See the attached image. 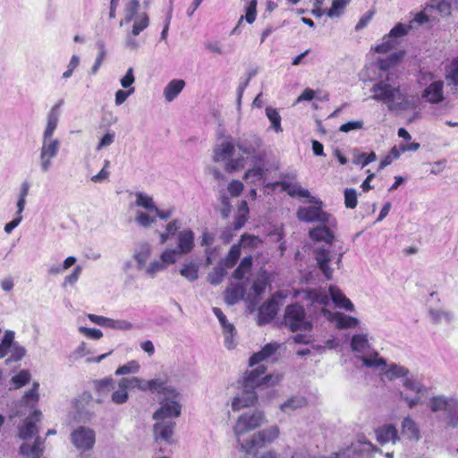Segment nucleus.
<instances>
[{
    "label": "nucleus",
    "mask_w": 458,
    "mask_h": 458,
    "mask_svg": "<svg viewBox=\"0 0 458 458\" xmlns=\"http://www.w3.org/2000/svg\"><path fill=\"white\" fill-rule=\"evenodd\" d=\"M370 91V98L385 103L390 111L406 108L405 94L401 91L399 85L390 83L389 77L376 82Z\"/></svg>",
    "instance_id": "1"
},
{
    "label": "nucleus",
    "mask_w": 458,
    "mask_h": 458,
    "mask_svg": "<svg viewBox=\"0 0 458 458\" xmlns=\"http://www.w3.org/2000/svg\"><path fill=\"white\" fill-rule=\"evenodd\" d=\"M309 202L314 205L300 207L297 210L296 216L300 221L306 223L318 222L336 227V219L331 214L322 209L323 202L320 199L311 197Z\"/></svg>",
    "instance_id": "2"
},
{
    "label": "nucleus",
    "mask_w": 458,
    "mask_h": 458,
    "mask_svg": "<svg viewBox=\"0 0 458 458\" xmlns=\"http://www.w3.org/2000/svg\"><path fill=\"white\" fill-rule=\"evenodd\" d=\"M279 436V428L276 425L262 429L252 435L244 443H241L240 451L247 456L255 457L258 451L274 442Z\"/></svg>",
    "instance_id": "3"
},
{
    "label": "nucleus",
    "mask_w": 458,
    "mask_h": 458,
    "mask_svg": "<svg viewBox=\"0 0 458 458\" xmlns=\"http://www.w3.org/2000/svg\"><path fill=\"white\" fill-rule=\"evenodd\" d=\"M284 323L292 332L310 331L312 328V324L306 318L304 308L298 303L285 308Z\"/></svg>",
    "instance_id": "4"
},
{
    "label": "nucleus",
    "mask_w": 458,
    "mask_h": 458,
    "mask_svg": "<svg viewBox=\"0 0 458 458\" xmlns=\"http://www.w3.org/2000/svg\"><path fill=\"white\" fill-rule=\"evenodd\" d=\"M264 421L265 415L260 411H249L242 414L233 427V433L237 438L239 446H241V443L245 442L244 439H242V436L259 428Z\"/></svg>",
    "instance_id": "5"
},
{
    "label": "nucleus",
    "mask_w": 458,
    "mask_h": 458,
    "mask_svg": "<svg viewBox=\"0 0 458 458\" xmlns=\"http://www.w3.org/2000/svg\"><path fill=\"white\" fill-rule=\"evenodd\" d=\"M430 410L434 412L445 411L447 412V424L452 428L458 426V402L454 399H448L445 396H434L430 400Z\"/></svg>",
    "instance_id": "6"
},
{
    "label": "nucleus",
    "mask_w": 458,
    "mask_h": 458,
    "mask_svg": "<svg viewBox=\"0 0 458 458\" xmlns=\"http://www.w3.org/2000/svg\"><path fill=\"white\" fill-rule=\"evenodd\" d=\"M61 142L58 139L53 137H42V146L40 148L39 163L40 170L47 173L53 164V159L56 157Z\"/></svg>",
    "instance_id": "7"
},
{
    "label": "nucleus",
    "mask_w": 458,
    "mask_h": 458,
    "mask_svg": "<svg viewBox=\"0 0 458 458\" xmlns=\"http://www.w3.org/2000/svg\"><path fill=\"white\" fill-rule=\"evenodd\" d=\"M266 367L264 365L258 366L248 373L244 378L243 386L249 389H254L263 385L275 386L280 382L282 377L280 375H266Z\"/></svg>",
    "instance_id": "8"
},
{
    "label": "nucleus",
    "mask_w": 458,
    "mask_h": 458,
    "mask_svg": "<svg viewBox=\"0 0 458 458\" xmlns=\"http://www.w3.org/2000/svg\"><path fill=\"white\" fill-rule=\"evenodd\" d=\"M412 29L411 24L398 23L383 38V42L375 47L377 53L385 54L395 48L399 44V38L408 34Z\"/></svg>",
    "instance_id": "9"
},
{
    "label": "nucleus",
    "mask_w": 458,
    "mask_h": 458,
    "mask_svg": "<svg viewBox=\"0 0 458 458\" xmlns=\"http://www.w3.org/2000/svg\"><path fill=\"white\" fill-rule=\"evenodd\" d=\"M182 405L178 397L164 396L160 402V407L153 414L154 420H171L181 415Z\"/></svg>",
    "instance_id": "10"
},
{
    "label": "nucleus",
    "mask_w": 458,
    "mask_h": 458,
    "mask_svg": "<svg viewBox=\"0 0 458 458\" xmlns=\"http://www.w3.org/2000/svg\"><path fill=\"white\" fill-rule=\"evenodd\" d=\"M236 146L238 148L248 156H253V162L259 163L263 161L264 155L258 153L262 146V140L255 134H250L240 139Z\"/></svg>",
    "instance_id": "11"
},
{
    "label": "nucleus",
    "mask_w": 458,
    "mask_h": 458,
    "mask_svg": "<svg viewBox=\"0 0 458 458\" xmlns=\"http://www.w3.org/2000/svg\"><path fill=\"white\" fill-rule=\"evenodd\" d=\"M71 440L78 450H90L95 444V432L91 428L81 426L71 434Z\"/></svg>",
    "instance_id": "12"
},
{
    "label": "nucleus",
    "mask_w": 458,
    "mask_h": 458,
    "mask_svg": "<svg viewBox=\"0 0 458 458\" xmlns=\"http://www.w3.org/2000/svg\"><path fill=\"white\" fill-rule=\"evenodd\" d=\"M149 25V18L146 13H141L137 15L131 33L126 37L124 45L130 50H137L139 48V42L135 38L141 31L148 28Z\"/></svg>",
    "instance_id": "13"
},
{
    "label": "nucleus",
    "mask_w": 458,
    "mask_h": 458,
    "mask_svg": "<svg viewBox=\"0 0 458 458\" xmlns=\"http://www.w3.org/2000/svg\"><path fill=\"white\" fill-rule=\"evenodd\" d=\"M153 430L156 440H163L168 444L172 443V437L175 428V422L171 420H156Z\"/></svg>",
    "instance_id": "14"
},
{
    "label": "nucleus",
    "mask_w": 458,
    "mask_h": 458,
    "mask_svg": "<svg viewBox=\"0 0 458 458\" xmlns=\"http://www.w3.org/2000/svg\"><path fill=\"white\" fill-rule=\"evenodd\" d=\"M148 391L157 393L160 395L170 397H178L179 393L176 389L167 384L166 377H156L151 380H148Z\"/></svg>",
    "instance_id": "15"
},
{
    "label": "nucleus",
    "mask_w": 458,
    "mask_h": 458,
    "mask_svg": "<svg viewBox=\"0 0 458 458\" xmlns=\"http://www.w3.org/2000/svg\"><path fill=\"white\" fill-rule=\"evenodd\" d=\"M318 267L327 280L333 277V268L328 265L332 259L331 251L324 247L317 248L313 251Z\"/></svg>",
    "instance_id": "16"
},
{
    "label": "nucleus",
    "mask_w": 458,
    "mask_h": 458,
    "mask_svg": "<svg viewBox=\"0 0 458 458\" xmlns=\"http://www.w3.org/2000/svg\"><path fill=\"white\" fill-rule=\"evenodd\" d=\"M213 312L219 320L220 325L223 328V333L225 335V344L226 348L229 350L234 348L235 343L233 339V335L235 334L234 326L226 319L225 315L219 308H213Z\"/></svg>",
    "instance_id": "17"
},
{
    "label": "nucleus",
    "mask_w": 458,
    "mask_h": 458,
    "mask_svg": "<svg viewBox=\"0 0 458 458\" xmlns=\"http://www.w3.org/2000/svg\"><path fill=\"white\" fill-rule=\"evenodd\" d=\"M322 312L329 320L335 322L339 329L356 327L360 323L358 318L341 312L332 313L326 309H322Z\"/></svg>",
    "instance_id": "18"
},
{
    "label": "nucleus",
    "mask_w": 458,
    "mask_h": 458,
    "mask_svg": "<svg viewBox=\"0 0 458 458\" xmlns=\"http://www.w3.org/2000/svg\"><path fill=\"white\" fill-rule=\"evenodd\" d=\"M41 412L35 411L30 416H29L19 428V437L23 439H29L38 434V428L36 422L40 420Z\"/></svg>",
    "instance_id": "19"
},
{
    "label": "nucleus",
    "mask_w": 458,
    "mask_h": 458,
    "mask_svg": "<svg viewBox=\"0 0 458 458\" xmlns=\"http://www.w3.org/2000/svg\"><path fill=\"white\" fill-rule=\"evenodd\" d=\"M278 304L274 299L263 303L259 309L257 323L259 326L268 324L277 314Z\"/></svg>",
    "instance_id": "20"
},
{
    "label": "nucleus",
    "mask_w": 458,
    "mask_h": 458,
    "mask_svg": "<svg viewBox=\"0 0 458 458\" xmlns=\"http://www.w3.org/2000/svg\"><path fill=\"white\" fill-rule=\"evenodd\" d=\"M257 398L258 396L255 391L243 386L241 394H238L233 398L232 402V409L236 411L242 408L251 406L256 403Z\"/></svg>",
    "instance_id": "21"
},
{
    "label": "nucleus",
    "mask_w": 458,
    "mask_h": 458,
    "mask_svg": "<svg viewBox=\"0 0 458 458\" xmlns=\"http://www.w3.org/2000/svg\"><path fill=\"white\" fill-rule=\"evenodd\" d=\"M377 440L381 445L395 444L399 440L398 431L392 424L383 425L376 429Z\"/></svg>",
    "instance_id": "22"
},
{
    "label": "nucleus",
    "mask_w": 458,
    "mask_h": 458,
    "mask_svg": "<svg viewBox=\"0 0 458 458\" xmlns=\"http://www.w3.org/2000/svg\"><path fill=\"white\" fill-rule=\"evenodd\" d=\"M64 100L60 99L57 103H55L47 113V125L43 132V136L46 137H53L54 132L57 127L59 116H60V107L63 106Z\"/></svg>",
    "instance_id": "23"
},
{
    "label": "nucleus",
    "mask_w": 458,
    "mask_h": 458,
    "mask_svg": "<svg viewBox=\"0 0 458 458\" xmlns=\"http://www.w3.org/2000/svg\"><path fill=\"white\" fill-rule=\"evenodd\" d=\"M443 88V81H433L424 89L422 98L429 103L438 104L444 100Z\"/></svg>",
    "instance_id": "24"
},
{
    "label": "nucleus",
    "mask_w": 458,
    "mask_h": 458,
    "mask_svg": "<svg viewBox=\"0 0 458 458\" xmlns=\"http://www.w3.org/2000/svg\"><path fill=\"white\" fill-rule=\"evenodd\" d=\"M195 246L194 233L191 229H184L178 233V244L175 248L180 255L190 253Z\"/></svg>",
    "instance_id": "25"
},
{
    "label": "nucleus",
    "mask_w": 458,
    "mask_h": 458,
    "mask_svg": "<svg viewBox=\"0 0 458 458\" xmlns=\"http://www.w3.org/2000/svg\"><path fill=\"white\" fill-rule=\"evenodd\" d=\"M328 293L332 301L336 307L347 311L354 310L353 303L344 294V293L338 287L335 285H330L328 288Z\"/></svg>",
    "instance_id": "26"
},
{
    "label": "nucleus",
    "mask_w": 458,
    "mask_h": 458,
    "mask_svg": "<svg viewBox=\"0 0 458 458\" xmlns=\"http://www.w3.org/2000/svg\"><path fill=\"white\" fill-rule=\"evenodd\" d=\"M334 227L323 224L321 226H317L309 232V236L315 242H325L331 244L335 235L332 231Z\"/></svg>",
    "instance_id": "27"
},
{
    "label": "nucleus",
    "mask_w": 458,
    "mask_h": 458,
    "mask_svg": "<svg viewBox=\"0 0 458 458\" xmlns=\"http://www.w3.org/2000/svg\"><path fill=\"white\" fill-rule=\"evenodd\" d=\"M234 152V144L232 140H225L214 149L213 159L216 162L229 160Z\"/></svg>",
    "instance_id": "28"
},
{
    "label": "nucleus",
    "mask_w": 458,
    "mask_h": 458,
    "mask_svg": "<svg viewBox=\"0 0 458 458\" xmlns=\"http://www.w3.org/2000/svg\"><path fill=\"white\" fill-rule=\"evenodd\" d=\"M44 451L43 441L37 437L32 445L23 443L20 447V454L30 458H40Z\"/></svg>",
    "instance_id": "29"
},
{
    "label": "nucleus",
    "mask_w": 458,
    "mask_h": 458,
    "mask_svg": "<svg viewBox=\"0 0 458 458\" xmlns=\"http://www.w3.org/2000/svg\"><path fill=\"white\" fill-rule=\"evenodd\" d=\"M152 252V247L149 243L144 242H140L135 249L133 258L137 261L138 269H142L146 267L147 261Z\"/></svg>",
    "instance_id": "30"
},
{
    "label": "nucleus",
    "mask_w": 458,
    "mask_h": 458,
    "mask_svg": "<svg viewBox=\"0 0 458 458\" xmlns=\"http://www.w3.org/2000/svg\"><path fill=\"white\" fill-rule=\"evenodd\" d=\"M445 81L450 90L454 94L458 93V56L447 66Z\"/></svg>",
    "instance_id": "31"
},
{
    "label": "nucleus",
    "mask_w": 458,
    "mask_h": 458,
    "mask_svg": "<svg viewBox=\"0 0 458 458\" xmlns=\"http://www.w3.org/2000/svg\"><path fill=\"white\" fill-rule=\"evenodd\" d=\"M185 87V81L181 79H174L165 87L163 94L167 102H172L177 98Z\"/></svg>",
    "instance_id": "32"
},
{
    "label": "nucleus",
    "mask_w": 458,
    "mask_h": 458,
    "mask_svg": "<svg viewBox=\"0 0 458 458\" xmlns=\"http://www.w3.org/2000/svg\"><path fill=\"white\" fill-rule=\"evenodd\" d=\"M299 294H301V293L298 292L294 296L296 297ZM301 294H303V299L310 301L311 303H318L323 306H327L329 303L328 296L325 293L316 289L303 290Z\"/></svg>",
    "instance_id": "33"
},
{
    "label": "nucleus",
    "mask_w": 458,
    "mask_h": 458,
    "mask_svg": "<svg viewBox=\"0 0 458 458\" xmlns=\"http://www.w3.org/2000/svg\"><path fill=\"white\" fill-rule=\"evenodd\" d=\"M307 404V400L301 395H293L288 398L284 403L280 405V410L287 414L301 409Z\"/></svg>",
    "instance_id": "34"
},
{
    "label": "nucleus",
    "mask_w": 458,
    "mask_h": 458,
    "mask_svg": "<svg viewBox=\"0 0 458 458\" xmlns=\"http://www.w3.org/2000/svg\"><path fill=\"white\" fill-rule=\"evenodd\" d=\"M276 185H280L284 191L291 197H300V198H308L309 199L312 197L310 194V191L307 189L302 188L299 184H292L288 182L282 181L276 183Z\"/></svg>",
    "instance_id": "35"
},
{
    "label": "nucleus",
    "mask_w": 458,
    "mask_h": 458,
    "mask_svg": "<svg viewBox=\"0 0 458 458\" xmlns=\"http://www.w3.org/2000/svg\"><path fill=\"white\" fill-rule=\"evenodd\" d=\"M350 345H351V349L353 352H358V353L367 352L370 348L368 335H366V334L353 335L351 339Z\"/></svg>",
    "instance_id": "36"
},
{
    "label": "nucleus",
    "mask_w": 458,
    "mask_h": 458,
    "mask_svg": "<svg viewBox=\"0 0 458 458\" xmlns=\"http://www.w3.org/2000/svg\"><path fill=\"white\" fill-rule=\"evenodd\" d=\"M402 435L411 440L420 439V430L415 421L410 417H406L402 421Z\"/></svg>",
    "instance_id": "37"
},
{
    "label": "nucleus",
    "mask_w": 458,
    "mask_h": 458,
    "mask_svg": "<svg viewBox=\"0 0 458 458\" xmlns=\"http://www.w3.org/2000/svg\"><path fill=\"white\" fill-rule=\"evenodd\" d=\"M384 375L389 381H393L398 378H405L410 375V370L404 366L391 363L386 369L384 371Z\"/></svg>",
    "instance_id": "38"
},
{
    "label": "nucleus",
    "mask_w": 458,
    "mask_h": 458,
    "mask_svg": "<svg viewBox=\"0 0 458 458\" xmlns=\"http://www.w3.org/2000/svg\"><path fill=\"white\" fill-rule=\"evenodd\" d=\"M360 360L362 364L367 368H372L375 369H384L386 367V360L379 357L377 352H373V353L368 356H360Z\"/></svg>",
    "instance_id": "39"
},
{
    "label": "nucleus",
    "mask_w": 458,
    "mask_h": 458,
    "mask_svg": "<svg viewBox=\"0 0 458 458\" xmlns=\"http://www.w3.org/2000/svg\"><path fill=\"white\" fill-rule=\"evenodd\" d=\"M140 8L139 0H130L124 7V18L121 20L120 26H123L124 24H128L131 21H135L136 13H138Z\"/></svg>",
    "instance_id": "40"
},
{
    "label": "nucleus",
    "mask_w": 458,
    "mask_h": 458,
    "mask_svg": "<svg viewBox=\"0 0 458 458\" xmlns=\"http://www.w3.org/2000/svg\"><path fill=\"white\" fill-rule=\"evenodd\" d=\"M428 316L431 323L435 325H438L443 321L451 323L454 319V314L452 312L437 309H429Z\"/></svg>",
    "instance_id": "41"
},
{
    "label": "nucleus",
    "mask_w": 458,
    "mask_h": 458,
    "mask_svg": "<svg viewBox=\"0 0 458 458\" xmlns=\"http://www.w3.org/2000/svg\"><path fill=\"white\" fill-rule=\"evenodd\" d=\"M254 163L255 165L252 168L248 169L243 176V179L249 183H255L262 181L266 173V170L262 166L257 165L258 163L256 162Z\"/></svg>",
    "instance_id": "42"
},
{
    "label": "nucleus",
    "mask_w": 458,
    "mask_h": 458,
    "mask_svg": "<svg viewBox=\"0 0 458 458\" xmlns=\"http://www.w3.org/2000/svg\"><path fill=\"white\" fill-rule=\"evenodd\" d=\"M135 196V205L137 207L143 208L148 212H154V210L157 209V206L155 205L153 198L151 196L141 191L136 192Z\"/></svg>",
    "instance_id": "43"
},
{
    "label": "nucleus",
    "mask_w": 458,
    "mask_h": 458,
    "mask_svg": "<svg viewBox=\"0 0 458 458\" xmlns=\"http://www.w3.org/2000/svg\"><path fill=\"white\" fill-rule=\"evenodd\" d=\"M252 256L249 255L244 257L241 260L237 268L233 271V277L237 280L242 279L245 276V275L250 271L252 267Z\"/></svg>",
    "instance_id": "44"
},
{
    "label": "nucleus",
    "mask_w": 458,
    "mask_h": 458,
    "mask_svg": "<svg viewBox=\"0 0 458 458\" xmlns=\"http://www.w3.org/2000/svg\"><path fill=\"white\" fill-rule=\"evenodd\" d=\"M403 386L417 394H423L426 392L425 386L418 380L414 375H408L403 379Z\"/></svg>",
    "instance_id": "45"
},
{
    "label": "nucleus",
    "mask_w": 458,
    "mask_h": 458,
    "mask_svg": "<svg viewBox=\"0 0 458 458\" xmlns=\"http://www.w3.org/2000/svg\"><path fill=\"white\" fill-rule=\"evenodd\" d=\"M117 389L113 390V393L111 394V400L115 404H123L128 401L129 394H128V387L127 386H122V378L117 383Z\"/></svg>",
    "instance_id": "46"
},
{
    "label": "nucleus",
    "mask_w": 458,
    "mask_h": 458,
    "mask_svg": "<svg viewBox=\"0 0 458 458\" xmlns=\"http://www.w3.org/2000/svg\"><path fill=\"white\" fill-rule=\"evenodd\" d=\"M244 296V289L240 285H236L231 288H228L225 292V302L228 305H233L241 301Z\"/></svg>",
    "instance_id": "47"
},
{
    "label": "nucleus",
    "mask_w": 458,
    "mask_h": 458,
    "mask_svg": "<svg viewBox=\"0 0 458 458\" xmlns=\"http://www.w3.org/2000/svg\"><path fill=\"white\" fill-rule=\"evenodd\" d=\"M148 380H145L141 377H123L122 378V386H127L128 389H139L140 391H148Z\"/></svg>",
    "instance_id": "48"
},
{
    "label": "nucleus",
    "mask_w": 458,
    "mask_h": 458,
    "mask_svg": "<svg viewBox=\"0 0 458 458\" xmlns=\"http://www.w3.org/2000/svg\"><path fill=\"white\" fill-rule=\"evenodd\" d=\"M30 380V373L27 369L21 370L17 375L11 378V388L19 389L28 384Z\"/></svg>",
    "instance_id": "49"
},
{
    "label": "nucleus",
    "mask_w": 458,
    "mask_h": 458,
    "mask_svg": "<svg viewBox=\"0 0 458 458\" xmlns=\"http://www.w3.org/2000/svg\"><path fill=\"white\" fill-rule=\"evenodd\" d=\"M26 349L20 345L19 344H15L10 349V356L5 360L4 363L6 365H9L13 362H18L23 359V357L26 355Z\"/></svg>",
    "instance_id": "50"
},
{
    "label": "nucleus",
    "mask_w": 458,
    "mask_h": 458,
    "mask_svg": "<svg viewBox=\"0 0 458 458\" xmlns=\"http://www.w3.org/2000/svg\"><path fill=\"white\" fill-rule=\"evenodd\" d=\"M266 114L271 123V126L276 132L282 131L281 115L276 108L268 106L266 108Z\"/></svg>",
    "instance_id": "51"
},
{
    "label": "nucleus",
    "mask_w": 458,
    "mask_h": 458,
    "mask_svg": "<svg viewBox=\"0 0 458 458\" xmlns=\"http://www.w3.org/2000/svg\"><path fill=\"white\" fill-rule=\"evenodd\" d=\"M180 274L182 276L185 277L189 281L193 282L198 279V276H199L198 266L193 262L185 264L181 268Z\"/></svg>",
    "instance_id": "52"
},
{
    "label": "nucleus",
    "mask_w": 458,
    "mask_h": 458,
    "mask_svg": "<svg viewBox=\"0 0 458 458\" xmlns=\"http://www.w3.org/2000/svg\"><path fill=\"white\" fill-rule=\"evenodd\" d=\"M241 256V246L240 244H234L231 247L225 259V266L227 268H232L237 263L239 258Z\"/></svg>",
    "instance_id": "53"
},
{
    "label": "nucleus",
    "mask_w": 458,
    "mask_h": 458,
    "mask_svg": "<svg viewBox=\"0 0 458 458\" xmlns=\"http://www.w3.org/2000/svg\"><path fill=\"white\" fill-rule=\"evenodd\" d=\"M350 0H333L331 8L327 12L329 18L339 17Z\"/></svg>",
    "instance_id": "54"
},
{
    "label": "nucleus",
    "mask_w": 458,
    "mask_h": 458,
    "mask_svg": "<svg viewBox=\"0 0 458 458\" xmlns=\"http://www.w3.org/2000/svg\"><path fill=\"white\" fill-rule=\"evenodd\" d=\"M225 275H226L225 268L222 266H216L208 274V280L211 284L217 285L223 281Z\"/></svg>",
    "instance_id": "55"
},
{
    "label": "nucleus",
    "mask_w": 458,
    "mask_h": 458,
    "mask_svg": "<svg viewBox=\"0 0 458 458\" xmlns=\"http://www.w3.org/2000/svg\"><path fill=\"white\" fill-rule=\"evenodd\" d=\"M30 183L28 182H23L21 185L19 198L17 201V209L18 214H21L24 210L26 205V197L29 194Z\"/></svg>",
    "instance_id": "56"
},
{
    "label": "nucleus",
    "mask_w": 458,
    "mask_h": 458,
    "mask_svg": "<svg viewBox=\"0 0 458 458\" xmlns=\"http://www.w3.org/2000/svg\"><path fill=\"white\" fill-rule=\"evenodd\" d=\"M98 392L100 394H108L115 388V382L113 378H104L95 383Z\"/></svg>",
    "instance_id": "57"
},
{
    "label": "nucleus",
    "mask_w": 458,
    "mask_h": 458,
    "mask_svg": "<svg viewBox=\"0 0 458 458\" xmlns=\"http://www.w3.org/2000/svg\"><path fill=\"white\" fill-rule=\"evenodd\" d=\"M344 205L347 208H355L358 204V194L355 189L347 188L344 190Z\"/></svg>",
    "instance_id": "58"
},
{
    "label": "nucleus",
    "mask_w": 458,
    "mask_h": 458,
    "mask_svg": "<svg viewBox=\"0 0 458 458\" xmlns=\"http://www.w3.org/2000/svg\"><path fill=\"white\" fill-rule=\"evenodd\" d=\"M38 387L39 384L38 382H34L32 387L27 391L23 395V401L26 404L34 405L38 401Z\"/></svg>",
    "instance_id": "59"
},
{
    "label": "nucleus",
    "mask_w": 458,
    "mask_h": 458,
    "mask_svg": "<svg viewBox=\"0 0 458 458\" xmlns=\"http://www.w3.org/2000/svg\"><path fill=\"white\" fill-rule=\"evenodd\" d=\"M140 370V364L136 360H131L128 363L120 366L116 371L115 375H127V374H135Z\"/></svg>",
    "instance_id": "60"
},
{
    "label": "nucleus",
    "mask_w": 458,
    "mask_h": 458,
    "mask_svg": "<svg viewBox=\"0 0 458 458\" xmlns=\"http://www.w3.org/2000/svg\"><path fill=\"white\" fill-rule=\"evenodd\" d=\"M178 255L180 254L176 249H166L160 255V259L166 267L167 265L174 264L176 262Z\"/></svg>",
    "instance_id": "61"
},
{
    "label": "nucleus",
    "mask_w": 458,
    "mask_h": 458,
    "mask_svg": "<svg viewBox=\"0 0 458 458\" xmlns=\"http://www.w3.org/2000/svg\"><path fill=\"white\" fill-rule=\"evenodd\" d=\"M376 159L377 155L375 152H370L369 154L360 153L355 156L353 163L355 165H361L362 167H365L369 164L374 162Z\"/></svg>",
    "instance_id": "62"
},
{
    "label": "nucleus",
    "mask_w": 458,
    "mask_h": 458,
    "mask_svg": "<svg viewBox=\"0 0 458 458\" xmlns=\"http://www.w3.org/2000/svg\"><path fill=\"white\" fill-rule=\"evenodd\" d=\"M136 223L141 227L148 228L152 224L156 223V219L151 217L148 214L138 211L135 216Z\"/></svg>",
    "instance_id": "63"
},
{
    "label": "nucleus",
    "mask_w": 458,
    "mask_h": 458,
    "mask_svg": "<svg viewBox=\"0 0 458 458\" xmlns=\"http://www.w3.org/2000/svg\"><path fill=\"white\" fill-rule=\"evenodd\" d=\"M145 267L146 274L152 278L156 276L157 273L164 271L166 268L161 259L159 260H154L150 262L149 265Z\"/></svg>",
    "instance_id": "64"
}]
</instances>
